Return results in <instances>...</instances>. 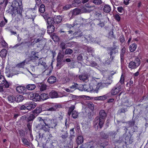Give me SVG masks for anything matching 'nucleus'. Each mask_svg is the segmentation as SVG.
Instances as JSON below:
<instances>
[{
  "label": "nucleus",
  "mask_w": 148,
  "mask_h": 148,
  "mask_svg": "<svg viewBox=\"0 0 148 148\" xmlns=\"http://www.w3.org/2000/svg\"><path fill=\"white\" fill-rule=\"evenodd\" d=\"M39 10L41 13H43L45 11V6L43 4L41 5L40 6Z\"/></svg>",
  "instance_id": "obj_44"
},
{
  "label": "nucleus",
  "mask_w": 148,
  "mask_h": 148,
  "mask_svg": "<svg viewBox=\"0 0 148 148\" xmlns=\"http://www.w3.org/2000/svg\"><path fill=\"white\" fill-rule=\"evenodd\" d=\"M140 63L139 58L138 57H136L134 61H131L129 64L128 67L129 68L131 69H136L140 65Z\"/></svg>",
  "instance_id": "obj_4"
},
{
  "label": "nucleus",
  "mask_w": 148,
  "mask_h": 148,
  "mask_svg": "<svg viewBox=\"0 0 148 148\" xmlns=\"http://www.w3.org/2000/svg\"><path fill=\"white\" fill-rule=\"evenodd\" d=\"M49 95L50 97L52 98L60 97L57 92L53 90L52 91L49 93Z\"/></svg>",
  "instance_id": "obj_23"
},
{
  "label": "nucleus",
  "mask_w": 148,
  "mask_h": 148,
  "mask_svg": "<svg viewBox=\"0 0 148 148\" xmlns=\"http://www.w3.org/2000/svg\"><path fill=\"white\" fill-rule=\"evenodd\" d=\"M40 121H41L42 123V122H43V126L42 129L45 132H49V127L47 125V122L44 119V120H41V119L39 120Z\"/></svg>",
  "instance_id": "obj_14"
},
{
  "label": "nucleus",
  "mask_w": 148,
  "mask_h": 148,
  "mask_svg": "<svg viewBox=\"0 0 148 148\" xmlns=\"http://www.w3.org/2000/svg\"><path fill=\"white\" fill-rule=\"evenodd\" d=\"M71 7V5L70 4H67L63 7V9L64 10H66L69 9Z\"/></svg>",
  "instance_id": "obj_60"
},
{
  "label": "nucleus",
  "mask_w": 148,
  "mask_h": 148,
  "mask_svg": "<svg viewBox=\"0 0 148 148\" xmlns=\"http://www.w3.org/2000/svg\"><path fill=\"white\" fill-rule=\"evenodd\" d=\"M25 62V61H24L16 65V66L18 68H22L24 67Z\"/></svg>",
  "instance_id": "obj_47"
},
{
  "label": "nucleus",
  "mask_w": 148,
  "mask_h": 148,
  "mask_svg": "<svg viewBox=\"0 0 148 148\" xmlns=\"http://www.w3.org/2000/svg\"><path fill=\"white\" fill-rule=\"evenodd\" d=\"M124 76L123 74L122 75L120 80L119 82L121 84H124Z\"/></svg>",
  "instance_id": "obj_63"
},
{
  "label": "nucleus",
  "mask_w": 148,
  "mask_h": 148,
  "mask_svg": "<svg viewBox=\"0 0 148 148\" xmlns=\"http://www.w3.org/2000/svg\"><path fill=\"white\" fill-rule=\"evenodd\" d=\"M78 85L77 84L74 83V84L71 86L69 88L73 91L75 90L77 87Z\"/></svg>",
  "instance_id": "obj_49"
},
{
  "label": "nucleus",
  "mask_w": 148,
  "mask_h": 148,
  "mask_svg": "<svg viewBox=\"0 0 148 148\" xmlns=\"http://www.w3.org/2000/svg\"><path fill=\"white\" fill-rule=\"evenodd\" d=\"M40 119H41V120H44V119H42L41 117H39L38 118V121L40 122V123L36 126V127L38 129H42L43 126L44 124L43 122H42L41 123V121H40L39 120H40Z\"/></svg>",
  "instance_id": "obj_29"
},
{
  "label": "nucleus",
  "mask_w": 148,
  "mask_h": 148,
  "mask_svg": "<svg viewBox=\"0 0 148 148\" xmlns=\"http://www.w3.org/2000/svg\"><path fill=\"white\" fill-rule=\"evenodd\" d=\"M90 65L92 66H97V64L94 61H91L90 63Z\"/></svg>",
  "instance_id": "obj_62"
},
{
  "label": "nucleus",
  "mask_w": 148,
  "mask_h": 148,
  "mask_svg": "<svg viewBox=\"0 0 148 148\" xmlns=\"http://www.w3.org/2000/svg\"><path fill=\"white\" fill-rule=\"evenodd\" d=\"M45 121L47 122V125L50 128H53L57 124L54 119L50 120L48 118L45 119Z\"/></svg>",
  "instance_id": "obj_12"
},
{
  "label": "nucleus",
  "mask_w": 148,
  "mask_h": 148,
  "mask_svg": "<svg viewBox=\"0 0 148 148\" xmlns=\"http://www.w3.org/2000/svg\"><path fill=\"white\" fill-rule=\"evenodd\" d=\"M51 111H56L57 109L62 108V106L60 104H51Z\"/></svg>",
  "instance_id": "obj_19"
},
{
  "label": "nucleus",
  "mask_w": 148,
  "mask_h": 148,
  "mask_svg": "<svg viewBox=\"0 0 148 148\" xmlns=\"http://www.w3.org/2000/svg\"><path fill=\"white\" fill-rule=\"evenodd\" d=\"M47 32L49 34H52L55 30V27L54 25L47 26Z\"/></svg>",
  "instance_id": "obj_28"
},
{
  "label": "nucleus",
  "mask_w": 148,
  "mask_h": 148,
  "mask_svg": "<svg viewBox=\"0 0 148 148\" xmlns=\"http://www.w3.org/2000/svg\"><path fill=\"white\" fill-rule=\"evenodd\" d=\"M23 97L21 95H19L17 97V101L18 102H19L21 101L24 99Z\"/></svg>",
  "instance_id": "obj_54"
},
{
  "label": "nucleus",
  "mask_w": 148,
  "mask_h": 148,
  "mask_svg": "<svg viewBox=\"0 0 148 148\" xmlns=\"http://www.w3.org/2000/svg\"><path fill=\"white\" fill-rule=\"evenodd\" d=\"M22 1L21 0H15L9 8L8 12L12 14H17L22 18Z\"/></svg>",
  "instance_id": "obj_1"
},
{
  "label": "nucleus",
  "mask_w": 148,
  "mask_h": 148,
  "mask_svg": "<svg viewBox=\"0 0 148 148\" xmlns=\"http://www.w3.org/2000/svg\"><path fill=\"white\" fill-rule=\"evenodd\" d=\"M46 145L47 146V148H54L56 145V143L52 142L50 144L47 143Z\"/></svg>",
  "instance_id": "obj_45"
},
{
  "label": "nucleus",
  "mask_w": 148,
  "mask_h": 148,
  "mask_svg": "<svg viewBox=\"0 0 148 148\" xmlns=\"http://www.w3.org/2000/svg\"><path fill=\"white\" fill-rule=\"evenodd\" d=\"M112 82L111 80H110L109 82L105 83H99L97 86H98V88H99H99L101 89L104 88H107L108 86L110 85Z\"/></svg>",
  "instance_id": "obj_15"
},
{
  "label": "nucleus",
  "mask_w": 148,
  "mask_h": 148,
  "mask_svg": "<svg viewBox=\"0 0 148 148\" xmlns=\"http://www.w3.org/2000/svg\"><path fill=\"white\" fill-rule=\"evenodd\" d=\"M126 52V48L125 47H123L121 49V50L120 58L121 62L122 63L124 62L125 54Z\"/></svg>",
  "instance_id": "obj_18"
},
{
  "label": "nucleus",
  "mask_w": 148,
  "mask_h": 148,
  "mask_svg": "<svg viewBox=\"0 0 148 148\" xmlns=\"http://www.w3.org/2000/svg\"><path fill=\"white\" fill-rule=\"evenodd\" d=\"M83 136H79L77 138L76 143L78 145H80L83 143Z\"/></svg>",
  "instance_id": "obj_33"
},
{
  "label": "nucleus",
  "mask_w": 148,
  "mask_h": 148,
  "mask_svg": "<svg viewBox=\"0 0 148 148\" xmlns=\"http://www.w3.org/2000/svg\"><path fill=\"white\" fill-rule=\"evenodd\" d=\"M80 1L79 0H75L72 2V4L75 6H77L79 3Z\"/></svg>",
  "instance_id": "obj_56"
},
{
  "label": "nucleus",
  "mask_w": 148,
  "mask_h": 148,
  "mask_svg": "<svg viewBox=\"0 0 148 148\" xmlns=\"http://www.w3.org/2000/svg\"><path fill=\"white\" fill-rule=\"evenodd\" d=\"M79 78L80 80L84 81L88 79V77L86 75L82 74L79 75Z\"/></svg>",
  "instance_id": "obj_39"
},
{
  "label": "nucleus",
  "mask_w": 148,
  "mask_h": 148,
  "mask_svg": "<svg viewBox=\"0 0 148 148\" xmlns=\"http://www.w3.org/2000/svg\"><path fill=\"white\" fill-rule=\"evenodd\" d=\"M74 128H73L71 129L70 130V140H71V138L72 136H74V134L75 133L74 131Z\"/></svg>",
  "instance_id": "obj_53"
},
{
  "label": "nucleus",
  "mask_w": 148,
  "mask_h": 148,
  "mask_svg": "<svg viewBox=\"0 0 148 148\" xmlns=\"http://www.w3.org/2000/svg\"><path fill=\"white\" fill-rule=\"evenodd\" d=\"M60 138L63 142H65L69 136V133L66 130H62L60 134Z\"/></svg>",
  "instance_id": "obj_10"
},
{
  "label": "nucleus",
  "mask_w": 148,
  "mask_h": 148,
  "mask_svg": "<svg viewBox=\"0 0 148 148\" xmlns=\"http://www.w3.org/2000/svg\"><path fill=\"white\" fill-rule=\"evenodd\" d=\"M60 47L62 50L64 49L67 47V44L63 42H62L60 45Z\"/></svg>",
  "instance_id": "obj_46"
},
{
  "label": "nucleus",
  "mask_w": 148,
  "mask_h": 148,
  "mask_svg": "<svg viewBox=\"0 0 148 148\" xmlns=\"http://www.w3.org/2000/svg\"><path fill=\"white\" fill-rule=\"evenodd\" d=\"M104 122L105 120H102L99 117L97 116L94 119V125L97 127L99 126V128L101 129L103 127Z\"/></svg>",
  "instance_id": "obj_7"
},
{
  "label": "nucleus",
  "mask_w": 148,
  "mask_h": 148,
  "mask_svg": "<svg viewBox=\"0 0 148 148\" xmlns=\"http://www.w3.org/2000/svg\"><path fill=\"white\" fill-rule=\"evenodd\" d=\"M42 111V110L41 107H37L33 111V113L34 114H36L38 115Z\"/></svg>",
  "instance_id": "obj_34"
},
{
  "label": "nucleus",
  "mask_w": 148,
  "mask_h": 148,
  "mask_svg": "<svg viewBox=\"0 0 148 148\" xmlns=\"http://www.w3.org/2000/svg\"><path fill=\"white\" fill-rule=\"evenodd\" d=\"M7 53V51L5 49H3L0 52V56L2 58L6 57Z\"/></svg>",
  "instance_id": "obj_36"
},
{
  "label": "nucleus",
  "mask_w": 148,
  "mask_h": 148,
  "mask_svg": "<svg viewBox=\"0 0 148 148\" xmlns=\"http://www.w3.org/2000/svg\"><path fill=\"white\" fill-rule=\"evenodd\" d=\"M32 10V9H29L26 12V16L29 18L32 19V21H34L36 15Z\"/></svg>",
  "instance_id": "obj_11"
},
{
  "label": "nucleus",
  "mask_w": 148,
  "mask_h": 148,
  "mask_svg": "<svg viewBox=\"0 0 148 148\" xmlns=\"http://www.w3.org/2000/svg\"><path fill=\"white\" fill-rule=\"evenodd\" d=\"M92 2L96 5H100L101 4L102 1L101 0H92Z\"/></svg>",
  "instance_id": "obj_52"
},
{
  "label": "nucleus",
  "mask_w": 148,
  "mask_h": 148,
  "mask_svg": "<svg viewBox=\"0 0 148 148\" xmlns=\"http://www.w3.org/2000/svg\"><path fill=\"white\" fill-rule=\"evenodd\" d=\"M117 47V46H115L114 47H110L108 49V50L109 51L108 54L110 55V57L109 61L108 60L106 61V64H110L113 60L115 57L114 55L118 52V50L116 49Z\"/></svg>",
  "instance_id": "obj_3"
},
{
  "label": "nucleus",
  "mask_w": 148,
  "mask_h": 148,
  "mask_svg": "<svg viewBox=\"0 0 148 148\" xmlns=\"http://www.w3.org/2000/svg\"><path fill=\"white\" fill-rule=\"evenodd\" d=\"M77 60L79 61H82L83 59V57L81 54H80L77 57Z\"/></svg>",
  "instance_id": "obj_64"
},
{
  "label": "nucleus",
  "mask_w": 148,
  "mask_h": 148,
  "mask_svg": "<svg viewBox=\"0 0 148 148\" xmlns=\"http://www.w3.org/2000/svg\"><path fill=\"white\" fill-rule=\"evenodd\" d=\"M103 11L106 13H109L111 10V8L110 5L108 4L105 5L103 7Z\"/></svg>",
  "instance_id": "obj_30"
},
{
  "label": "nucleus",
  "mask_w": 148,
  "mask_h": 148,
  "mask_svg": "<svg viewBox=\"0 0 148 148\" xmlns=\"http://www.w3.org/2000/svg\"><path fill=\"white\" fill-rule=\"evenodd\" d=\"M33 96H34V98L33 99L34 101H38L40 100V96L37 93L35 94L34 95V94H32Z\"/></svg>",
  "instance_id": "obj_35"
},
{
  "label": "nucleus",
  "mask_w": 148,
  "mask_h": 148,
  "mask_svg": "<svg viewBox=\"0 0 148 148\" xmlns=\"http://www.w3.org/2000/svg\"><path fill=\"white\" fill-rule=\"evenodd\" d=\"M137 47V45L135 43L131 44L130 46V51L131 52H133L135 51Z\"/></svg>",
  "instance_id": "obj_38"
},
{
  "label": "nucleus",
  "mask_w": 148,
  "mask_h": 148,
  "mask_svg": "<svg viewBox=\"0 0 148 148\" xmlns=\"http://www.w3.org/2000/svg\"><path fill=\"white\" fill-rule=\"evenodd\" d=\"M114 18L118 21H119L121 20V17L118 14H116L114 15Z\"/></svg>",
  "instance_id": "obj_57"
},
{
  "label": "nucleus",
  "mask_w": 148,
  "mask_h": 148,
  "mask_svg": "<svg viewBox=\"0 0 148 148\" xmlns=\"http://www.w3.org/2000/svg\"><path fill=\"white\" fill-rule=\"evenodd\" d=\"M41 99L42 100H45L49 98L48 95L45 93H43L40 95Z\"/></svg>",
  "instance_id": "obj_43"
},
{
  "label": "nucleus",
  "mask_w": 148,
  "mask_h": 148,
  "mask_svg": "<svg viewBox=\"0 0 148 148\" xmlns=\"http://www.w3.org/2000/svg\"><path fill=\"white\" fill-rule=\"evenodd\" d=\"M121 88L119 87H114L112 90L111 93L112 95H115L117 94L121 90Z\"/></svg>",
  "instance_id": "obj_21"
},
{
  "label": "nucleus",
  "mask_w": 148,
  "mask_h": 148,
  "mask_svg": "<svg viewBox=\"0 0 148 148\" xmlns=\"http://www.w3.org/2000/svg\"><path fill=\"white\" fill-rule=\"evenodd\" d=\"M131 102L129 101L128 100L126 99L122 101V103L124 106L127 107H130L131 106Z\"/></svg>",
  "instance_id": "obj_40"
},
{
  "label": "nucleus",
  "mask_w": 148,
  "mask_h": 148,
  "mask_svg": "<svg viewBox=\"0 0 148 148\" xmlns=\"http://www.w3.org/2000/svg\"><path fill=\"white\" fill-rule=\"evenodd\" d=\"M55 23L56 24L60 23L62 20V18L61 16H55L53 17Z\"/></svg>",
  "instance_id": "obj_22"
},
{
  "label": "nucleus",
  "mask_w": 148,
  "mask_h": 148,
  "mask_svg": "<svg viewBox=\"0 0 148 148\" xmlns=\"http://www.w3.org/2000/svg\"><path fill=\"white\" fill-rule=\"evenodd\" d=\"M56 81V77L53 76L49 77L47 80L48 82L50 84H53Z\"/></svg>",
  "instance_id": "obj_31"
},
{
  "label": "nucleus",
  "mask_w": 148,
  "mask_h": 148,
  "mask_svg": "<svg viewBox=\"0 0 148 148\" xmlns=\"http://www.w3.org/2000/svg\"><path fill=\"white\" fill-rule=\"evenodd\" d=\"M25 88L22 86H18L16 88V90L17 92L19 93H23L25 92Z\"/></svg>",
  "instance_id": "obj_27"
},
{
  "label": "nucleus",
  "mask_w": 148,
  "mask_h": 148,
  "mask_svg": "<svg viewBox=\"0 0 148 148\" xmlns=\"http://www.w3.org/2000/svg\"><path fill=\"white\" fill-rule=\"evenodd\" d=\"M26 106V109L29 110H31L34 109L36 106V104L33 101H29L25 103Z\"/></svg>",
  "instance_id": "obj_8"
},
{
  "label": "nucleus",
  "mask_w": 148,
  "mask_h": 148,
  "mask_svg": "<svg viewBox=\"0 0 148 148\" xmlns=\"http://www.w3.org/2000/svg\"><path fill=\"white\" fill-rule=\"evenodd\" d=\"M0 84H3L5 88H8L9 87L10 84L6 80L3 76L1 75H0Z\"/></svg>",
  "instance_id": "obj_9"
},
{
  "label": "nucleus",
  "mask_w": 148,
  "mask_h": 148,
  "mask_svg": "<svg viewBox=\"0 0 148 148\" xmlns=\"http://www.w3.org/2000/svg\"><path fill=\"white\" fill-rule=\"evenodd\" d=\"M83 37L85 39V40H86L87 42H92L94 40V39L92 36L90 35L85 36H83L82 38Z\"/></svg>",
  "instance_id": "obj_32"
},
{
  "label": "nucleus",
  "mask_w": 148,
  "mask_h": 148,
  "mask_svg": "<svg viewBox=\"0 0 148 148\" xmlns=\"http://www.w3.org/2000/svg\"><path fill=\"white\" fill-rule=\"evenodd\" d=\"M101 137L104 138H107L108 137V136L107 134L103 132L101 133Z\"/></svg>",
  "instance_id": "obj_61"
},
{
  "label": "nucleus",
  "mask_w": 148,
  "mask_h": 148,
  "mask_svg": "<svg viewBox=\"0 0 148 148\" xmlns=\"http://www.w3.org/2000/svg\"><path fill=\"white\" fill-rule=\"evenodd\" d=\"M47 85L45 84H42L39 86L40 91H43L46 89Z\"/></svg>",
  "instance_id": "obj_48"
},
{
  "label": "nucleus",
  "mask_w": 148,
  "mask_h": 148,
  "mask_svg": "<svg viewBox=\"0 0 148 148\" xmlns=\"http://www.w3.org/2000/svg\"><path fill=\"white\" fill-rule=\"evenodd\" d=\"M99 117L102 120H105L107 116V114L106 112L105 111L103 110H101L99 113Z\"/></svg>",
  "instance_id": "obj_20"
},
{
  "label": "nucleus",
  "mask_w": 148,
  "mask_h": 148,
  "mask_svg": "<svg viewBox=\"0 0 148 148\" xmlns=\"http://www.w3.org/2000/svg\"><path fill=\"white\" fill-rule=\"evenodd\" d=\"M26 88L29 90H34L36 88V86L34 84H29L26 86Z\"/></svg>",
  "instance_id": "obj_41"
},
{
  "label": "nucleus",
  "mask_w": 148,
  "mask_h": 148,
  "mask_svg": "<svg viewBox=\"0 0 148 148\" xmlns=\"http://www.w3.org/2000/svg\"><path fill=\"white\" fill-rule=\"evenodd\" d=\"M127 108H121L119 110V111L121 113H125L127 111Z\"/></svg>",
  "instance_id": "obj_59"
},
{
  "label": "nucleus",
  "mask_w": 148,
  "mask_h": 148,
  "mask_svg": "<svg viewBox=\"0 0 148 148\" xmlns=\"http://www.w3.org/2000/svg\"><path fill=\"white\" fill-rule=\"evenodd\" d=\"M108 141L102 142L101 140L95 142L91 141L86 144L84 148H97L99 147L100 148H104L108 145Z\"/></svg>",
  "instance_id": "obj_2"
},
{
  "label": "nucleus",
  "mask_w": 148,
  "mask_h": 148,
  "mask_svg": "<svg viewBox=\"0 0 148 148\" xmlns=\"http://www.w3.org/2000/svg\"><path fill=\"white\" fill-rule=\"evenodd\" d=\"M42 16L46 21L47 26L54 25H56L53 18H52L49 17L48 14H43Z\"/></svg>",
  "instance_id": "obj_5"
},
{
  "label": "nucleus",
  "mask_w": 148,
  "mask_h": 148,
  "mask_svg": "<svg viewBox=\"0 0 148 148\" xmlns=\"http://www.w3.org/2000/svg\"><path fill=\"white\" fill-rule=\"evenodd\" d=\"M73 53V50L70 49H66L65 54H71Z\"/></svg>",
  "instance_id": "obj_51"
},
{
  "label": "nucleus",
  "mask_w": 148,
  "mask_h": 148,
  "mask_svg": "<svg viewBox=\"0 0 148 148\" xmlns=\"http://www.w3.org/2000/svg\"><path fill=\"white\" fill-rule=\"evenodd\" d=\"M106 99V97L105 95H103L99 97H97L96 98V100H103Z\"/></svg>",
  "instance_id": "obj_55"
},
{
  "label": "nucleus",
  "mask_w": 148,
  "mask_h": 148,
  "mask_svg": "<svg viewBox=\"0 0 148 148\" xmlns=\"http://www.w3.org/2000/svg\"><path fill=\"white\" fill-rule=\"evenodd\" d=\"M86 105L91 110L93 111L94 109V106L93 103L90 101H87L86 102Z\"/></svg>",
  "instance_id": "obj_24"
},
{
  "label": "nucleus",
  "mask_w": 148,
  "mask_h": 148,
  "mask_svg": "<svg viewBox=\"0 0 148 148\" xmlns=\"http://www.w3.org/2000/svg\"><path fill=\"white\" fill-rule=\"evenodd\" d=\"M21 140L24 145L26 146L30 145L31 143L26 138L23 137L21 138Z\"/></svg>",
  "instance_id": "obj_37"
},
{
  "label": "nucleus",
  "mask_w": 148,
  "mask_h": 148,
  "mask_svg": "<svg viewBox=\"0 0 148 148\" xmlns=\"http://www.w3.org/2000/svg\"><path fill=\"white\" fill-rule=\"evenodd\" d=\"M64 54L62 55L61 56L58 55L57 58V64L56 65L58 67V69H60L61 67L63 65L62 64V58H63Z\"/></svg>",
  "instance_id": "obj_13"
},
{
  "label": "nucleus",
  "mask_w": 148,
  "mask_h": 148,
  "mask_svg": "<svg viewBox=\"0 0 148 148\" xmlns=\"http://www.w3.org/2000/svg\"><path fill=\"white\" fill-rule=\"evenodd\" d=\"M8 2V0H0V4L4 3V5L6 6Z\"/></svg>",
  "instance_id": "obj_58"
},
{
  "label": "nucleus",
  "mask_w": 148,
  "mask_h": 148,
  "mask_svg": "<svg viewBox=\"0 0 148 148\" xmlns=\"http://www.w3.org/2000/svg\"><path fill=\"white\" fill-rule=\"evenodd\" d=\"M96 86H95L92 87L91 86H90V87L86 89H85L84 90L88 92H95L97 93L99 90V88H98V86L97 85H96Z\"/></svg>",
  "instance_id": "obj_16"
},
{
  "label": "nucleus",
  "mask_w": 148,
  "mask_h": 148,
  "mask_svg": "<svg viewBox=\"0 0 148 148\" xmlns=\"http://www.w3.org/2000/svg\"><path fill=\"white\" fill-rule=\"evenodd\" d=\"M51 106L50 105L48 104H44L42 105L41 107V108H42V111H51L50 108H51Z\"/></svg>",
  "instance_id": "obj_25"
},
{
  "label": "nucleus",
  "mask_w": 148,
  "mask_h": 148,
  "mask_svg": "<svg viewBox=\"0 0 148 148\" xmlns=\"http://www.w3.org/2000/svg\"><path fill=\"white\" fill-rule=\"evenodd\" d=\"M75 108V106L72 105L69 108L68 114L70 116L72 114V116L74 119L77 118L78 116V113L76 110H74Z\"/></svg>",
  "instance_id": "obj_6"
},
{
  "label": "nucleus",
  "mask_w": 148,
  "mask_h": 148,
  "mask_svg": "<svg viewBox=\"0 0 148 148\" xmlns=\"http://www.w3.org/2000/svg\"><path fill=\"white\" fill-rule=\"evenodd\" d=\"M7 99L9 103H12L16 101V98L15 96L13 95H8Z\"/></svg>",
  "instance_id": "obj_26"
},
{
  "label": "nucleus",
  "mask_w": 148,
  "mask_h": 148,
  "mask_svg": "<svg viewBox=\"0 0 148 148\" xmlns=\"http://www.w3.org/2000/svg\"><path fill=\"white\" fill-rule=\"evenodd\" d=\"M4 21H2L0 23V26L1 27L3 26L7 22V20L4 17Z\"/></svg>",
  "instance_id": "obj_50"
},
{
  "label": "nucleus",
  "mask_w": 148,
  "mask_h": 148,
  "mask_svg": "<svg viewBox=\"0 0 148 148\" xmlns=\"http://www.w3.org/2000/svg\"><path fill=\"white\" fill-rule=\"evenodd\" d=\"M80 12V10L77 8H75L73 10V11L72 12V15L75 16L77 15Z\"/></svg>",
  "instance_id": "obj_42"
},
{
  "label": "nucleus",
  "mask_w": 148,
  "mask_h": 148,
  "mask_svg": "<svg viewBox=\"0 0 148 148\" xmlns=\"http://www.w3.org/2000/svg\"><path fill=\"white\" fill-rule=\"evenodd\" d=\"M23 117L25 118V119L27 122L33 121L35 118V116L33 114H31L29 115L27 114L24 115Z\"/></svg>",
  "instance_id": "obj_17"
}]
</instances>
